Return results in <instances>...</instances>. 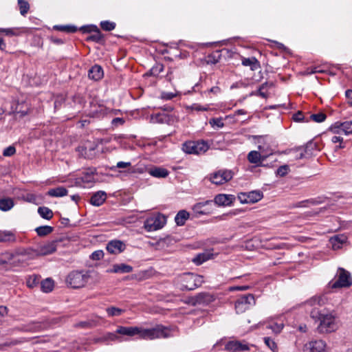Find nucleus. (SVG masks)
I'll return each mask as SVG.
<instances>
[{
	"mask_svg": "<svg viewBox=\"0 0 352 352\" xmlns=\"http://www.w3.org/2000/svg\"><path fill=\"white\" fill-rule=\"evenodd\" d=\"M316 148V144L309 141L305 146L296 148L297 151H301L298 158L302 159L310 157L313 154V151Z\"/></svg>",
	"mask_w": 352,
	"mask_h": 352,
	"instance_id": "obj_17",
	"label": "nucleus"
},
{
	"mask_svg": "<svg viewBox=\"0 0 352 352\" xmlns=\"http://www.w3.org/2000/svg\"><path fill=\"white\" fill-rule=\"evenodd\" d=\"M13 241H14V236L11 232L0 230V242H9Z\"/></svg>",
	"mask_w": 352,
	"mask_h": 352,
	"instance_id": "obj_35",
	"label": "nucleus"
},
{
	"mask_svg": "<svg viewBox=\"0 0 352 352\" xmlns=\"http://www.w3.org/2000/svg\"><path fill=\"white\" fill-rule=\"evenodd\" d=\"M131 162H118L115 167L111 168L112 170H114L115 168H131Z\"/></svg>",
	"mask_w": 352,
	"mask_h": 352,
	"instance_id": "obj_56",
	"label": "nucleus"
},
{
	"mask_svg": "<svg viewBox=\"0 0 352 352\" xmlns=\"http://www.w3.org/2000/svg\"><path fill=\"white\" fill-rule=\"evenodd\" d=\"M116 333L129 337L139 336L140 338L144 340L166 338L170 336V330L162 325H156L151 329H144L141 327L120 326L118 327Z\"/></svg>",
	"mask_w": 352,
	"mask_h": 352,
	"instance_id": "obj_1",
	"label": "nucleus"
},
{
	"mask_svg": "<svg viewBox=\"0 0 352 352\" xmlns=\"http://www.w3.org/2000/svg\"><path fill=\"white\" fill-rule=\"evenodd\" d=\"M56 248L57 241H52L41 246L38 250V253L43 256L51 254L56 251Z\"/></svg>",
	"mask_w": 352,
	"mask_h": 352,
	"instance_id": "obj_20",
	"label": "nucleus"
},
{
	"mask_svg": "<svg viewBox=\"0 0 352 352\" xmlns=\"http://www.w3.org/2000/svg\"><path fill=\"white\" fill-rule=\"evenodd\" d=\"M307 303L313 306L316 305H321L324 303L323 299L320 296H314L307 301Z\"/></svg>",
	"mask_w": 352,
	"mask_h": 352,
	"instance_id": "obj_44",
	"label": "nucleus"
},
{
	"mask_svg": "<svg viewBox=\"0 0 352 352\" xmlns=\"http://www.w3.org/2000/svg\"><path fill=\"white\" fill-rule=\"evenodd\" d=\"M176 280L181 290H193L201 285L204 277L193 273H186L177 276Z\"/></svg>",
	"mask_w": 352,
	"mask_h": 352,
	"instance_id": "obj_4",
	"label": "nucleus"
},
{
	"mask_svg": "<svg viewBox=\"0 0 352 352\" xmlns=\"http://www.w3.org/2000/svg\"><path fill=\"white\" fill-rule=\"evenodd\" d=\"M235 197L232 195L219 194L215 196L214 202L219 206H228L232 204Z\"/></svg>",
	"mask_w": 352,
	"mask_h": 352,
	"instance_id": "obj_15",
	"label": "nucleus"
},
{
	"mask_svg": "<svg viewBox=\"0 0 352 352\" xmlns=\"http://www.w3.org/2000/svg\"><path fill=\"white\" fill-rule=\"evenodd\" d=\"M307 72L308 74H317V73H324V71L320 69V67H314L307 68Z\"/></svg>",
	"mask_w": 352,
	"mask_h": 352,
	"instance_id": "obj_57",
	"label": "nucleus"
},
{
	"mask_svg": "<svg viewBox=\"0 0 352 352\" xmlns=\"http://www.w3.org/2000/svg\"><path fill=\"white\" fill-rule=\"evenodd\" d=\"M233 177V173L230 170H219L210 175V180L212 183L221 185L230 181Z\"/></svg>",
	"mask_w": 352,
	"mask_h": 352,
	"instance_id": "obj_9",
	"label": "nucleus"
},
{
	"mask_svg": "<svg viewBox=\"0 0 352 352\" xmlns=\"http://www.w3.org/2000/svg\"><path fill=\"white\" fill-rule=\"evenodd\" d=\"M20 13L21 15L25 16L29 11L30 5L28 1L25 0H18Z\"/></svg>",
	"mask_w": 352,
	"mask_h": 352,
	"instance_id": "obj_36",
	"label": "nucleus"
},
{
	"mask_svg": "<svg viewBox=\"0 0 352 352\" xmlns=\"http://www.w3.org/2000/svg\"><path fill=\"white\" fill-rule=\"evenodd\" d=\"M208 149V144L204 141H189L182 144V150L188 154L199 155L205 153Z\"/></svg>",
	"mask_w": 352,
	"mask_h": 352,
	"instance_id": "obj_5",
	"label": "nucleus"
},
{
	"mask_svg": "<svg viewBox=\"0 0 352 352\" xmlns=\"http://www.w3.org/2000/svg\"><path fill=\"white\" fill-rule=\"evenodd\" d=\"M210 124L212 126H217L218 128H222L224 126L221 118H212L210 120Z\"/></svg>",
	"mask_w": 352,
	"mask_h": 352,
	"instance_id": "obj_51",
	"label": "nucleus"
},
{
	"mask_svg": "<svg viewBox=\"0 0 352 352\" xmlns=\"http://www.w3.org/2000/svg\"><path fill=\"white\" fill-rule=\"evenodd\" d=\"M100 27L105 31H111L116 28V23L109 21H104L100 23Z\"/></svg>",
	"mask_w": 352,
	"mask_h": 352,
	"instance_id": "obj_42",
	"label": "nucleus"
},
{
	"mask_svg": "<svg viewBox=\"0 0 352 352\" xmlns=\"http://www.w3.org/2000/svg\"><path fill=\"white\" fill-rule=\"evenodd\" d=\"M303 118H304V116L301 111H298L293 116L294 120H295L296 122H300V121L302 120Z\"/></svg>",
	"mask_w": 352,
	"mask_h": 352,
	"instance_id": "obj_60",
	"label": "nucleus"
},
{
	"mask_svg": "<svg viewBox=\"0 0 352 352\" xmlns=\"http://www.w3.org/2000/svg\"><path fill=\"white\" fill-rule=\"evenodd\" d=\"M190 217V213L185 210H179L175 217V222L177 226H182L185 224L186 220Z\"/></svg>",
	"mask_w": 352,
	"mask_h": 352,
	"instance_id": "obj_23",
	"label": "nucleus"
},
{
	"mask_svg": "<svg viewBox=\"0 0 352 352\" xmlns=\"http://www.w3.org/2000/svg\"><path fill=\"white\" fill-rule=\"evenodd\" d=\"M330 131L333 133H339L342 131V124L340 122H336L330 126Z\"/></svg>",
	"mask_w": 352,
	"mask_h": 352,
	"instance_id": "obj_50",
	"label": "nucleus"
},
{
	"mask_svg": "<svg viewBox=\"0 0 352 352\" xmlns=\"http://www.w3.org/2000/svg\"><path fill=\"white\" fill-rule=\"evenodd\" d=\"M307 203H311L312 204H315L316 201H314L313 199H307V200H304V201H299V202H298L296 204H292L291 208H294L305 207Z\"/></svg>",
	"mask_w": 352,
	"mask_h": 352,
	"instance_id": "obj_47",
	"label": "nucleus"
},
{
	"mask_svg": "<svg viewBox=\"0 0 352 352\" xmlns=\"http://www.w3.org/2000/svg\"><path fill=\"white\" fill-rule=\"evenodd\" d=\"M41 290L45 293H48L52 291L54 288V281L52 278H47L41 283Z\"/></svg>",
	"mask_w": 352,
	"mask_h": 352,
	"instance_id": "obj_31",
	"label": "nucleus"
},
{
	"mask_svg": "<svg viewBox=\"0 0 352 352\" xmlns=\"http://www.w3.org/2000/svg\"><path fill=\"white\" fill-rule=\"evenodd\" d=\"M247 158L250 163L255 164L256 166H262L266 155H261L258 151H252L248 154Z\"/></svg>",
	"mask_w": 352,
	"mask_h": 352,
	"instance_id": "obj_18",
	"label": "nucleus"
},
{
	"mask_svg": "<svg viewBox=\"0 0 352 352\" xmlns=\"http://www.w3.org/2000/svg\"><path fill=\"white\" fill-rule=\"evenodd\" d=\"M341 124L342 131H343L346 135L352 133V121L341 122Z\"/></svg>",
	"mask_w": 352,
	"mask_h": 352,
	"instance_id": "obj_41",
	"label": "nucleus"
},
{
	"mask_svg": "<svg viewBox=\"0 0 352 352\" xmlns=\"http://www.w3.org/2000/svg\"><path fill=\"white\" fill-rule=\"evenodd\" d=\"M38 283L39 277H38L37 276H30L26 281L27 286L30 288H33L36 287Z\"/></svg>",
	"mask_w": 352,
	"mask_h": 352,
	"instance_id": "obj_40",
	"label": "nucleus"
},
{
	"mask_svg": "<svg viewBox=\"0 0 352 352\" xmlns=\"http://www.w3.org/2000/svg\"><path fill=\"white\" fill-rule=\"evenodd\" d=\"M106 311L109 316H119L124 311V309L115 307H108Z\"/></svg>",
	"mask_w": 352,
	"mask_h": 352,
	"instance_id": "obj_37",
	"label": "nucleus"
},
{
	"mask_svg": "<svg viewBox=\"0 0 352 352\" xmlns=\"http://www.w3.org/2000/svg\"><path fill=\"white\" fill-rule=\"evenodd\" d=\"M326 348V343L322 340L311 341L303 347L304 352H324Z\"/></svg>",
	"mask_w": 352,
	"mask_h": 352,
	"instance_id": "obj_13",
	"label": "nucleus"
},
{
	"mask_svg": "<svg viewBox=\"0 0 352 352\" xmlns=\"http://www.w3.org/2000/svg\"><path fill=\"white\" fill-rule=\"evenodd\" d=\"M103 256L104 252L102 250H96L91 254L90 258L94 261H99L102 258Z\"/></svg>",
	"mask_w": 352,
	"mask_h": 352,
	"instance_id": "obj_49",
	"label": "nucleus"
},
{
	"mask_svg": "<svg viewBox=\"0 0 352 352\" xmlns=\"http://www.w3.org/2000/svg\"><path fill=\"white\" fill-rule=\"evenodd\" d=\"M96 147L97 145L95 143L87 142L83 145L79 146L77 148V151L80 156L85 158L91 159L96 155L95 150Z\"/></svg>",
	"mask_w": 352,
	"mask_h": 352,
	"instance_id": "obj_12",
	"label": "nucleus"
},
{
	"mask_svg": "<svg viewBox=\"0 0 352 352\" xmlns=\"http://www.w3.org/2000/svg\"><path fill=\"white\" fill-rule=\"evenodd\" d=\"M148 173L155 177L165 178L168 175V170L162 167H153L148 170Z\"/></svg>",
	"mask_w": 352,
	"mask_h": 352,
	"instance_id": "obj_25",
	"label": "nucleus"
},
{
	"mask_svg": "<svg viewBox=\"0 0 352 352\" xmlns=\"http://www.w3.org/2000/svg\"><path fill=\"white\" fill-rule=\"evenodd\" d=\"M133 271V267L125 264V263H120V264H114L111 269H108L107 270V273H119V274H126L130 273Z\"/></svg>",
	"mask_w": 352,
	"mask_h": 352,
	"instance_id": "obj_19",
	"label": "nucleus"
},
{
	"mask_svg": "<svg viewBox=\"0 0 352 352\" xmlns=\"http://www.w3.org/2000/svg\"><path fill=\"white\" fill-rule=\"evenodd\" d=\"M206 260L204 254H199L192 259V261L197 265H201Z\"/></svg>",
	"mask_w": 352,
	"mask_h": 352,
	"instance_id": "obj_54",
	"label": "nucleus"
},
{
	"mask_svg": "<svg viewBox=\"0 0 352 352\" xmlns=\"http://www.w3.org/2000/svg\"><path fill=\"white\" fill-rule=\"evenodd\" d=\"M175 96V94L170 92H164L162 94V98L165 100H171Z\"/></svg>",
	"mask_w": 352,
	"mask_h": 352,
	"instance_id": "obj_61",
	"label": "nucleus"
},
{
	"mask_svg": "<svg viewBox=\"0 0 352 352\" xmlns=\"http://www.w3.org/2000/svg\"><path fill=\"white\" fill-rule=\"evenodd\" d=\"M238 199L241 204H248L247 192H240L238 195Z\"/></svg>",
	"mask_w": 352,
	"mask_h": 352,
	"instance_id": "obj_58",
	"label": "nucleus"
},
{
	"mask_svg": "<svg viewBox=\"0 0 352 352\" xmlns=\"http://www.w3.org/2000/svg\"><path fill=\"white\" fill-rule=\"evenodd\" d=\"M151 120L153 123H166L169 120V118L164 113H158L151 115Z\"/></svg>",
	"mask_w": 352,
	"mask_h": 352,
	"instance_id": "obj_30",
	"label": "nucleus"
},
{
	"mask_svg": "<svg viewBox=\"0 0 352 352\" xmlns=\"http://www.w3.org/2000/svg\"><path fill=\"white\" fill-rule=\"evenodd\" d=\"M54 29L70 33L76 32L78 30L77 28L74 25H55Z\"/></svg>",
	"mask_w": 352,
	"mask_h": 352,
	"instance_id": "obj_39",
	"label": "nucleus"
},
{
	"mask_svg": "<svg viewBox=\"0 0 352 352\" xmlns=\"http://www.w3.org/2000/svg\"><path fill=\"white\" fill-rule=\"evenodd\" d=\"M106 249L110 254H118L126 249V245L120 240H112L107 243Z\"/></svg>",
	"mask_w": 352,
	"mask_h": 352,
	"instance_id": "obj_14",
	"label": "nucleus"
},
{
	"mask_svg": "<svg viewBox=\"0 0 352 352\" xmlns=\"http://www.w3.org/2000/svg\"><path fill=\"white\" fill-rule=\"evenodd\" d=\"M36 200V196L33 194H28L26 201L30 203H35Z\"/></svg>",
	"mask_w": 352,
	"mask_h": 352,
	"instance_id": "obj_64",
	"label": "nucleus"
},
{
	"mask_svg": "<svg viewBox=\"0 0 352 352\" xmlns=\"http://www.w3.org/2000/svg\"><path fill=\"white\" fill-rule=\"evenodd\" d=\"M166 222L165 216L158 214L148 218L144 221V227L148 232L155 231L162 228L166 224Z\"/></svg>",
	"mask_w": 352,
	"mask_h": 352,
	"instance_id": "obj_6",
	"label": "nucleus"
},
{
	"mask_svg": "<svg viewBox=\"0 0 352 352\" xmlns=\"http://www.w3.org/2000/svg\"><path fill=\"white\" fill-rule=\"evenodd\" d=\"M289 170V168L287 165H283V166H280L276 170V174L280 177H284L288 173Z\"/></svg>",
	"mask_w": 352,
	"mask_h": 352,
	"instance_id": "obj_46",
	"label": "nucleus"
},
{
	"mask_svg": "<svg viewBox=\"0 0 352 352\" xmlns=\"http://www.w3.org/2000/svg\"><path fill=\"white\" fill-rule=\"evenodd\" d=\"M54 228L50 226H42L36 228L35 231L39 236H44L52 232Z\"/></svg>",
	"mask_w": 352,
	"mask_h": 352,
	"instance_id": "obj_34",
	"label": "nucleus"
},
{
	"mask_svg": "<svg viewBox=\"0 0 352 352\" xmlns=\"http://www.w3.org/2000/svg\"><path fill=\"white\" fill-rule=\"evenodd\" d=\"M254 346L253 344H250L245 340H231L226 343L225 349L230 352H243L250 351Z\"/></svg>",
	"mask_w": 352,
	"mask_h": 352,
	"instance_id": "obj_11",
	"label": "nucleus"
},
{
	"mask_svg": "<svg viewBox=\"0 0 352 352\" xmlns=\"http://www.w3.org/2000/svg\"><path fill=\"white\" fill-rule=\"evenodd\" d=\"M103 69L102 67L98 65H94L92 66L88 72L89 78L94 80H100L103 77Z\"/></svg>",
	"mask_w": 352,
	"mask_h": 352,
	"instance_id": "obj_21",
	"label": "nucleus"
},
{
	"mask_svg": "<svg viewBox=\"0 0 352 352\" xmlns=\"http://www.w3.org/2000/svg\"><path fill=\"white\" fill-rule=\"evenodd\" d=\"M16 152L15 147L13 146H10L7 148H6L3 152V155L4 156H12Z\"/></svg>",
	"mask_w": 352,
	"mask_h": 352,
	"instance_id": "obj_52",
	"label": "nucleus"
},
{
	"mask_svg": "<svg viewBox=\"0 0 352 352\" xmlns=\"http://www.w3.org/2000/svg\"><path fill=\"white\" fill-rule=\"evenodd\" d=\"M93 32H95V34L91 35L89 38V39L91 40V41H94L95 42H97V43L100 42L102 40V35L100 34V30H98V31H94Z\"/></svg>",
	"mask_w": 352,
	"mask_h": 352,
	"instance_id": "obj_53",
	"label": "nucleus"
},
{
	"mask_svg": "<svg viewBox=\"0 0 352 352\" xmlns=\"http://www.w3.org/2000/svg\"><path fill=\"white\" fill-rule=\"evenodd\" d=\"M163 70H164L163 65L157 64L151 68V73L152 75L157 76L159 74H160Z\"/></svg>",
	"mask_w": 352,
	"mask_h": 352,
	"instance_id": "obj_48",
	"label": "nucleus"
},
{
	"mask_svg": "<svg viewBox=\"0 0 352 352\" xmlns=\"http://www.w3.org/2000/svg\"><path fill=\"white\" fill-rule=\"evenodd\" d=\"M338 279L331 285L332 289L340 287H349L352 285L351 274L344 269H338Z\"/></svg>",
	"mask_w": 352,
	"mask_h": 352,
	"instance_id": "obj_7",
	"label": "nucleus"
},
{
	"mask_svg": "<svg viewBox=\"0 0 352 352\" xmlns=\"http://www.w3.org/2000/svg\"><path fill=\"white\" fill-rule=\"evenodd\" d=\"M247 195L248 204L256 203L260 201L263 197V194L261 190H252L247 192Z\"/></svg>",
	"mask_w": 352,
	"mask_h": 352,
	"instance_id": "obj_27",
	"label": "nucleus"
},
{
	"mask_svg": "<svg viewBox=\"0 0 352 352\" xmlns=\"http://www.w3.org/2000/svg\"><path fill=\"white\" fill-rule=\"evenodd\" d=\"M310 316L316 322H318L317 329L320 333H330L337 329L335 317L331 314L314 308Z\"/></svg>",
	"mask_w": 352,
	"mask_h": 352,
	"instance_id": "obj_3",
	"label": "nucleus"
},
{
	"mask_svg": "<svg viewBox=\"0 0 352 352\" xmlns=\"http://www.w3.org/2000/svg\"><path fill=\"white\" fill-rule=\"evenodd\" d=\"M215 300L214 296L208 292H201L192 297L189 302L193 306H206Z\"/></svg>",
	"mask_w": 352,
	"mask_h": 352,
	"instance_id": "obj_10",
	"label": "nucleus"
},
{
	"mask_svg": "<svg viewBox=\"0 0 352 352\" xmlns=\"http://www.w3.org/2000/svg\"><path fill=\"white\" fill-rule=\"evenodd\" d=\"M254 304L255 299L252 294L244 295L238 298L235 302L236 312L237 314H243Z\"/></svg>",
	"mask_w": 352,
	"mask_h": 352,
	"instance_id": "obj_8",
	"label": "nucleus"
},
{
	"mask_svg": "<svg viewBox=\"0 0 352 352\" xmlns=\"http://www.w3.org/2000/svg\"><path fill=\"white\" fill-rule=\"evenodd\" d=\"M17 30L15 28H0V34H4L7 36H16L17 35Z\"/></svg>",
	"mask_w": 352,
	"mask_h": 352,
	"instance_id": "obj_45",
	"label": "nucleus"
},
{
	"mask_svg": "<svg viewBox=\"0 0 352 352\" xmlns=\"http://www.w3.org/2000/svg\"><path fill=\"white\" fill-rule=\"evenodd\" d=\"M267 83H263L258 89V95L263 98H266L267 97V94L265 92H263L262 90L264 89V87L266 86Z\"/></svg>",
	"mask_w": 352,
	"mask_h": 352,
	"instance_id": "obj_62",
	"label": "nucleus"
},
{
	"mask_svg": "<svg viewBox=\"0 0 352 352\" xmlns=\"http://www.w3.org/2000/svg\"><path fill=\"white\" fill-rule=\"evenodd\" d=\"M213 201L212 200H207L203 202H199L195 204L192 209L194 211L195 213L203 215V214H207L210 213V208H206L207 206H212Z\"/></svg>",
	"mask_w": 352,
	"mask_h": 352,
	"instance_id": "obj_16",
	"label": "nucleus"
},
{
	"mask_svg": "<svg viewBox=\"0 0 352 352\" xmlns=\"http://www.w3.org/2000/svg\"><path fill=\"white\" fill-rule=\"evenodd\" d=\"M14 199L11 197H3L0 199V210L7 212L14 206Z\"/></svg>",
	"mask_w": 352,
	"mask_h": 352,
	"instance_id": "obj_24",
	"label": "nucleus"
},
{
	"mask_svg": "<svg viewBox=\"0 0 352 352\" xmlns=\"http://www.w3.org/2000/svg\"><path fill=\"white\" fill-rule=\"evenodd\" d=\"M347 237L344 235H336L331 239V242L333 249H339L341 245L346 243Z\"/></svg>",
	"mask_w": 352,
	"mask_h": 352,
	"instance_id": "obj_29",
	"label": "nucleus"
},
{
	"mask_svg": "<svg viewBox=\"0 0 352 352\" xmlns=\"http://www.w3.org/2000/svg\"><path fill=\"white\" fill-rule=\"evenodd\" d=\"M80 29L83 32H92L98 30V28L96 25H85L82 26Z\"/></svg>",
	"mask_w": 352,
	"mask_h": 352,
	"instance_id": "obj_55",
	"label": "nucleus"
},
{
	"mask_svg": "<svg viewBox=\"0 0 352 352\" xmlns=\"http://www.w3.org/2000/svg\"><path fill=\"white\" fill-rule=\"evenodd\" d=\"M283 327L284 324L282 322L278 323L276 322H272L266 323V328L272 330V331L275 334L280 333Z\"/></svg>",
	"mask_w": 352,
	"mask_h": 352,
	"instance_id": "obj_32",
	"label": "nucleus"
},
{
	"mask_svg": "<svg viewBox=\"0 0 352 352\" xmlns=\"http://www.w3.org/2000/svg\"><path fill=\"white\" fill-rule=\"evenodd\" d=\"M67 190L63 187L59 186L56 188H52L47 192V195L50 197H61L67 195Z\"/></svg>",
	"mask_w": 352,
	"mask_h": 352,
	"instance_id": "obj_28",
	"label": "nucleus"
},
{
	"mask_svg": "<svg viewBox=\"0 0 352 352\" xmlns=\"http://www.w3.org/2000/svg\"><path fill=\"white\" fill-rule=\"evenodd\" d=\"M112 124L114 126L122 125L124 123V120L122 118H115L112 120Z\"/></svg>",
	"mask_w": 352,
	"mask_h": 352,
	"instance_id": "obj_59",
	"label": "nucleus"
},
{
	"mask_svg": "<svg viewBox=\"0 0 352 352\" xmlns=\"http://www.w3.org/2000/svg\"><path fill=\"white\" fill-rule=\"evenodd\" d=\"M106 199V192L104 191H98L91 196L90 202L94 206H100L104 202Z\"/></svg>",
	"mask_w": 352,
	"mask_h": 352,
	"instance_id": "obj_22",
	"label": "nucleus"
},
{
	"mask_svg": "<svg viewBox=\"0 0 352 352\" xmlns=\"http://www.w3.org/2000/svg\"><path fill=\"white\" fill-rule=\"evenodd\" d=\"M242 65L250 67L252 71L260 68V63L255 57L243 58L242 59Z\"/></svg>",
	"mask_w": 352,
	"mask_h": 352,
	"instance_id": "obj_26",
	"label": "nucleus"
},
{
	"mask_svg": "<svg viewBox=\"0 0 352 352\" xmlns=\"http://www.w3.org/2000/svg\"><path fill=\"white\" fill-rule=\"evenodd\" d=\"M327 116L324 113H316V114H312L310 116V118L316 122H322L325 120Z\"/></svg>",
	"mask_w": 352,
	"mask_h": 352,
	"instance_id": "obj_43",
	"label": "nucleus"
},
{
	"mask_svg": "<svg viewBox=\"0 0 352 352\" xmlns=\"http://www.w3.org/2000/svg\"><path fill=\"white\" fill-rule=\"evenodd\" d=\"M39 215L47 220H50L53 217V212L51 209L45 206H41L38 208Z\"/></svg>",
	"mask_w": 352,
	"mask_h": 352,
	"instance_id": "obj_33",
	"label": "nucleus"
},
{
	"mask_svg": "<svg viewBox=\"0 0 352 352\" xmlns=\"http://www.w3.org/2000/svg\"><path fill=\"white\" fill-rule=\"evenodd\" d=\"M89 280H93L94 283L100 280V276L95 270L72 271L66 278L67 285L74 289L84 287Z\"/></svg>",
	"mask_w": 352,
	"mask_h": 352,
	"instance_id": "obj_2",
	"label": "nucleus"
},
{
	"mask_svg": "<svg viewBox=\"0 0 352 352\" xmlns=\"http://www.w3.org/2000/svg\"><path fill=\"white\" fill-rule=\"evenodd\" d=\"M263 340L266 346L273 352H276L278 350L277 344L273 339L270 337H265Z\"/></svg>",
	"mask_w": 352,
	"mask_h": 352,
	"instance_id": "obj_38",
	"label": "nucleus"
},
{
	"mask_svg": "<svg viewBox=\"0 0 352 352\" xmlns=\"http://www.w3.org/2000/svg\"><path fill=\"white\" fill-rule=\"evenodd\" d=\"M38 328V326L35 324H30L28 327L24 328V330L26 331H36Z\"/></svg>",
	"mask_w": 352,
	"mask_h": 352,
	"instance_id": "obj_63",
	"label": "nucleus"
}]
</instances>
